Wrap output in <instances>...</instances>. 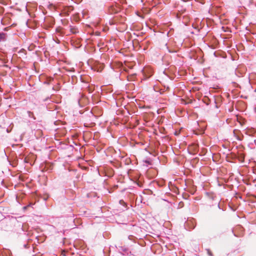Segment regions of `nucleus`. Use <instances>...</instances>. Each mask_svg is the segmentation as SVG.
I'll return each mask as SVG.
<instances>
[{"label": "nucleus", "mask_w": 256, "mask_h": 256, "mask_svg": "<svg viewBox=\"0 0 256 256\" xmlns=\"http://www.w3.org/2000/svg\"><path fill=\"white\" fill-rule=\"evenodd\" d=\"M6 34L4 32L0 33V42L6 40Z\"/></svg>", "instance_id": "1"}, {"label": "nucleus", "mask_w": 256, "mask_h": 256, "mask_svg": "<svg viewBox=\"0 0 256 256\" xmlns=\"http://www.w3.org/2000/svg\"><path fill=\"white\" fill-rule=\"evenodd\" d=\"M120 204L124 203V202L123 200H120Z\"/></svg>", "instance_id": "2"}, {"label": "nucleus", "mask_w": 256, "mask_h": 256, "mask_svg": "<svg viewBox=\"0 0 256 256\" xmlns=\"http://www.w3.org/2000/svg\"><path fill=\"white\" fill-rule=\"evenodd\" d=\"M146 68L144 69V72H146Z\"/></svg>", "instance_id": "3"}]
</instances>
